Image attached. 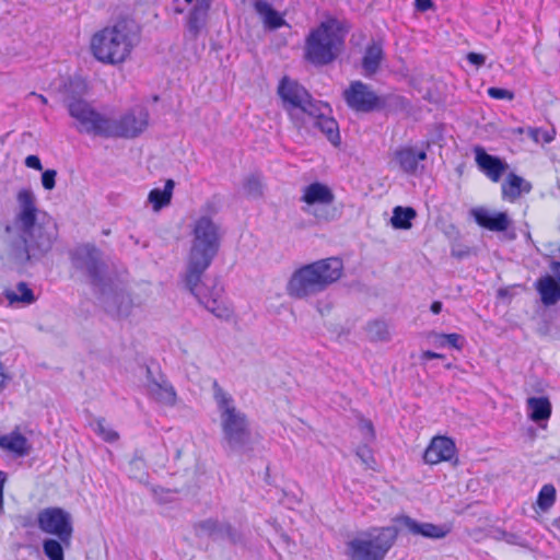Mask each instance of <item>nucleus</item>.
<instances>
[{"label": "nucleus", "mask_w": 560, "mask_h": 560, "mask_svg": "<svg viewBox=\"0 0 560 560\" xmlns=\"http://www.w3.org/2000/svg\"><path fill=\"white\" fill-rule=\"evenodd\" d=\"M0 447L14 453L18 456H24L30 453L31 445L26 438L21 433L11 432L0 438Z\"/></svg>", "instance_id": "obj_26"}, {"label": "nucleus", "mask_w": 560, "mask_h": 560, "mask_svg": "<svg viewBox=\"0 0 560 560\" xmlns=\"http://www.w3.org/2000/svg\"><path fill=\"white\" fill-rule=\"evenodd\" d=\"M527 133L536 143L541 141L549 143L555 139L556 136V131L553 129L542 130L538 128H528Z\"/></svg>", "instance_id": "obj_38"}, {"label": "nucleus", "mask_w": 560, "mask_h": 560, "mask_svg": "<svg viewBox=\"0 0 560 560\" xmlns=\"http://www.w3.org/2000/svg\"><path fill=\"white\" fill-rule=\"evenodd\" d=\"M423 150L406 147L397 149L393 153L392 163L406 173L413 174L418 171L419 162L425 160Z\"/></svg>", "instance_id": "obj_17"}, {"label": "nucleus", "mask_w": 560, "mask_h": 560, "mask_svg": "<svg viewBox=\"0 0 560 560\" xmlns=\"http://www.w3.org/2000/svg\"><path fill=\"white\" fill-rule=\"evenodd\" d=\"M278 93L283 101L284 108L299 128L318 129L328 141L338 145L340 133L337 121L330 116L327 104L314 102L308 92L296 81L283 78Z\"/></svg>", "instance_id": "obj_2"}, {"label": "nucleus", "mask_w": 560, "mask_h": 560, "mask_svg": "<svg viewBox=\"0 0 560 560\" xmlns=\"http://www.w3.org/2000/svg\"><path fill=\"white\" fill-rule=\"evenodd\" d=\"M220 245L218 224L208 215L201 214L191 224L190 248L186 258L183 281L188 290L209 312L222 319H229L233 312L225 302L222 289L201 290L199 283L203 272L211 265Z\"/></svg>", "instance_id": "obj_1"}, {"label": "nucleus", "mask_w": 560, "mask_h": 560, "mask_svg": "<svg viewBox=\"0 0 560 560\" xmlns=\"http://www.w3.org/2000/svg\"><path fill=\"white\" fill-rule=\"evenodd\" d=\"M93 431L104 441L113 443L118 440V433L113 430L103 419H97L91 423Z\"/></svg>", "instance_id": "obj_35"}, {"label": "nucleus", "mask_w": 560, "mask_h": 560, "mask_svg": "<svg viewBox=\"0 0 560 560\" xmlns=\"http://www.w3.org/2000/svg\"><path fill=\"white\" fill-rule=\"evenodd\" d=\"M8 247L3 259L14 268H23L30 260L38 259L47 254L55 240V231L51 225L35 224L15 232V228L5 230Z\"/></svg>", "instance_id": "obj_4"}, {"label": "nucleus", "mask_w": 560, "mask_h": 560, "mask_svg": "<svg viewBox=\"0 0 560 560\" xmlns=\"http://www.w3.org/2000/svg\"><path fill=\"white\" fill-rule=\"evenodd\" d=\"M4 296L9 301L10 304L22 303V304H32L35 302V296L33 291L27 288L24 282H20L15 288L8 289L4 291Z\"/></svg>", "instance_id": "obj_31"}, {"label": "nucleus", "mask_w": 560, "mask_h": 560, "mask_svg": "<svg viewBox=\"0 0 560 560\" xmlns=\"http://www.w3.org/2000/svg\"><path fill=\"white\" fill-rule=\"evenodd\" d=\"M30 95L36 96L43 104H47V98L42 94H36L35 92H32Z\"/></svg>", "instance_id": "obj_54"}, {"label": "nucleus", "mask_w": 560, "mask_h": 560, "mask_svg": "<svg viewBox=\"0 0 560 560\" xmlns=\"http://www.w3.org/2000/svg\"><path fill=\"white\" fill-rule=\"evenodd\" d=\"M421 358H422V359H424V360H430V359H442V358H443V354H440V353H436V352H433V351L427 350V351H423V352H422Z\"/></svg>", "instance_id": "obj_48"}, {"label": "nucleus", "mask_w": 560, "mask_h": 560, "mask_svg": "<svg viewBox=\"0 0 560 560\" xmlns=\"http://www.w3.org/2000/svg\"><path fill=\"white\" fill-rule=\"evenodd\" d=\"M526 408L528 418L535 423L548 421L552 410L549 398L545 396L528 397L526 399Z\"/></svg>", "instance_id": "obj_22"}, {"label": "nucleus", "mask_w": 560, "mask_h": 560, "mask_svg": "<svg viewBox=\"0 0 560 560\" xmlns=\"http://www.w3.org/2000/svg\"><path fill=\"white\" fill-rule=\"evenodd\" d=\"M345 23L327 18L312 30L305 40V58L314 65H327L340 54L347 34Z\"/></svg>", "instance_id": "obj_6"}, {"label": "nucleus", "mask_w": 560, "mask_h": 560, "mask_svg": "<svg viewBox=\"0 0 560 560\" xmlns=\"http://www.w3.org/2000/svg\"><path fill=\"white\" fill-rule=\"evenodd\" d=\"M357 455L360 457L362 463L368 468H372V469L375 468L376 462H375V459L371 453V450L369 447H366V446L359 447L357 451Z\"/></svg>", "instance_id": "obj_39"}, {"label": "nucleus", "mask_w": 560, "mask_h": 560, "mask_svg": "<svg viewBox=\"0 0 560 560\" xmlns=\"http://www.w3.org/2000/svg\"><path fill=\"white\" fill-rule=\"evenodd\" d=\"M455 453V445L448 438L436 436L432 439L427 447L423 458L427 464L436 465L441 462L448 460Z\"/></svg>", "instance_id": "obj_16"}, {"label": "nucleus", "mask_w": 560, "mask_h": 560, "mask_svg": "<svg viewBox=\"0 0 560 560\" xmlns=\"http://www.w3.org/2000/svg\"><path fill=\"white\" fill-rule=\"evenodd\" d=\"M470 214L480 226L492 232H504L512 224L506 212L493 211L485 207L472 208Z\"/></svg>", "instance_id": "obj_15"}, {"label": "nucleus", "mask_w": 560, "mask_h": 560, "mask_svg": "<svg viewBox=\"0 0 560 560\" xmlns=\"http://www.w3.org/2000/svg\"><path fill=\"white\" fill-rule=\"evenodd\" d=\"M245 194L250 198H259L264 192L261 178L257 175H249L243 183Z\"/></svg>", "instance_id": "obj_37"}, {"label": "nucleus", "mask_w": 560, "mask_h": 560, "mask_svg": "<svg viewBox=\"0 0 560 560\" xmlns=\"http://www.w3.org/2000/svg\"><path fill=\"white\" fill-rule=\"evenodd\" d=\"M57 172L55 170H46L42 174V185L46 190H52L56 186Z\"/></svg>", "instance_id": "obj_40"}, {"label": "nucleus", "mask_w": 560, "mask_h": 560, "mask_svg": "<svg viewBox=\"0 0 560 560\" xmlns=\"http://www.w3.org/2000/svg\"><path fill=\"white\" fill-rule=\"evenodd\" d=\"M417 10L424 12L433 7L432 0H415Z\"/></svg>", "instance_id": "obj_45"}, {"label": "nucleus", "mask_w": 560, "mask_h": 560, "mask_svg": "<svg viewBox=\"0 0 560 560\" xmlns=\"http://www.w3.org/2000/svg\"><path fill=\"white\" fill-rule=\"evenodd\" d=\"M79 93H84L86 91V84L84 81L77 80L73 82Z\"/></svg>", "instance_id": "obj_52"}, {"label": "nucleus", "mask_w": 560, "mask_h": 560, "mask_svg": "<svg viewBox=\"0 0 560 560\" xmlns=\"http://www.w3.org/2000/svg\"><path fill=\"white\" fill-rule=\"evenodd\" d=\"M139 43V32L128 20H119L96 31L90 38V52L101 63L126 62Z\"/></svg>", "instance_id": "obj_3"}, {"label": "nucleus", "mask_w": 560, "mask_h": 560, "mask_svg": "<svg viewBox=\"0 0 560 560\" xmlns=\"http://www.w3.org/2000/svg\"><path fill=\"white\" fill-rule=\"evenodd\" d=\"M148 397L163 407H174L177 404V394L171 382L160 373H152L147 369V381L144 384Z\"/></svg>", "instance_id": "obj_12"}, {"label": "nucleus", "mask_w": 560, "mask_h": 560, "mask_svg": "<svg viewBox=\"0 0 560 560\" xmlns=\"http://www.w3.org/2000/svg\"><path fill=\"white\" fill-rule=\"evenodd\" d=\"M5 482V474L0 470V512L3 509V486Z\"/></svg>", "instance_id": "obj_47"}, {"label": "nucleus", "mask_w": 560, "mask_h": 560, "mask_svg": "<svg viewBox=\"0 0 560 560\" xmlns=\"http://www.w3.org/2000/svg\"><path fill=\"white\" fill-rule=\"evenodd\" d=\"M467 59L470 63H472L477 67H480V66L485 65V62H486V56H483L481 54H477V52H469L467 55Z\"/></svg>", "instance_id": "obj_44"}, {"label": "nucleus", "mask_w": 560, "mask_h": 560, "mask_svg": "<svg viewBox=\"0 0 560 560\" xmlns=\"http://www.w3.org/2000/svg\"><path fill=\"white\" fill-rule=\"evenodd\" d=\"M476 162L493 182H499L500 177L508 168V165L501 160L486 153L482 149H476Z\"/></svg>", "instance_id": "obj_20"}, {"label": "nucleus", "mask_w": 560, "mask_h": 560, "mask_svg": "<svg viewBox=\"0 0 560 560\" xmlns=\"http://www.w3.org/2000/svg\"><path fill=\"white\" fill-rule=\"evenodd\" d=\"M63 547L66 542L60 539L47 538L43 542V549L49 560H65Z\"/></svg>", "instance_id": "obj_33"}, {"label": "nucleus", "mask_w": 560, "mask_h": 560, "mask_svg": "<svg viewBox=\"0 0 560 560\" xmlns=\"http://www.w3.org/2000/svg\"><path fill=\"white\" fill-rule=\"evenodd\" d=\"M185 1L188 2V3H191L194 0H185Z\"/></svg>", "instance_id": "obj_55"}, {"label": "nucleus", "mask_w": 560, "mask_h": 560, "mask_svg": "<svg viewBox=\"0 0 560 560\" xmlns=\"http://www.w3.org/2000/svg\"><path fill=\"white\" fill-rule=\"evenodd\" d=\"M129 466H130L129 472H130L131 477H138L137 474H133V468H142L143 463L140 459H135V460L130 462Z\"/></svg>", "instance_id": "obj_49"}, {"label": "nucleus", "mask_w": 560, "mask_h": 560, "mask_svg": "<svg viewBox=\"0 0 560 560\" xmlns=\"http://www.w3.org/2000/svg\"><path fill=\"white\" fill-rule=\"evenodd\" d=\"M400 524L415 535H421L428 538H444L451 528L447 525H434L431 523H418L415 520L404 516L399 520Z\"/></svg>", "instance_id": "obj_19"}, {"label": "nucleus", "mask_w": 560, "mask_h": 560, "mask_svg": "<svg viewBox=\"0 0 560 560\" xmlns=\"http://www.w3.org/2000/svg\"><path fill=\"white\" fill-rule=\"evenodd\" d=\"M101 254L93 247H84L77 254L75 266L86 271L91 277H96L100 267Z\"/></svg>", "instance_id": "obj_24"}, {"label": "nucleus", "mask_w": 560, "mask_h": 560, "mask_svg": "<svg viewBox=\"0 0 560 560\" xmlns=\"http://www.w3.org/2000/svg\"><path fill=\"white\" fill-rule=\"evenodd\" d=\"M347 104L357 112H371L382 105V100L361 81H354L343 93Z\"/></svg>", "instance_id": "obj_13"}, {"label": "nucleus", "mask_w": 560, "mask_h": 560, "mask_svg": "<svg viewBox=\"0 0 560 560\" xmlns=\"http://www.w3.org/2000/svg\"><path fill=\"white\" fill-rule=\"evenodd\" d=\"M214 398L220 412L224 446L232 452L245 450L250 440L245 415L236 409L232 397L221 388L215 390Z\"/></svg>", "instance_id": "obj_7"}, {"label": "nucleus", "mask_w": 560, "mask_h": 560, "mask_svg": "<svg viewBox=\"0 0 560 560\" xmlns=\"http://www.w3.org/2000/svg\"><path fill=\"white\" fill-rule=\"evenodd\" d=\"M255 9L259 14L264 24L270 28H278L283 25L284 20L282 16L275 11L267 2L257 1L255 3Z\"/></svg>", "instance_id": "obj_29"}, {"label": "nucleus", "mask_w": 560, "mask_h": 560, "mask_svg": "<svg viewBox=\"0 0 560 560\" xmlns=\"http://www.w3.org/2000/svg\"><path fill=\"white\" fill-rule=\"evenodd\" d=\"M488 94L491 97L497 98V100H503V98L512 100L514 96L511 91L504 90V89H499V88H490L488 90Z\"/></svg>", "instance_id": "obj_41"}, {"label": "nucleus", "mask_w": 560, "mask_h": 560, "mask_svg": "<svg viewBox=\"0 0 560 560\" xmlns=\"http://www.w3.org/2000/svg\"><path fill=\"white\" fill-rule=\"evenodd\" d=\"M417 213L413 208L397 206L393 210L390 223L394 229L409 230L411 228V220L416 218Z\"/></svg>", "instance_id": "obj_30"}, {"label": "nucleus", "mask_w": 560, "mask_h": 560, "mask_svg": "<svg viewBox=\"0 0 560 560\" xmlns=\"http://www.w3.org/2000/svg\"><path fill=\"white\" fill-rule=\"evenodd\" d=\"M552 275L560 281V262L553 261L550 265Z\"/></svg>", "instance_id": "obj_50"}, {"label": "nucleus", "mask_w": 560, "mask_h": 560, "mask_svg": "<svg viewBox=\"0 0 560 560\" xmlns=\"http://www.w3.org/2000/svg\"><path fill=\"white\" fill-rule=\"evenodd\" d=\"M397 536L395 527L358 533L346 542L348 560H383Z\"/></svg>", "instance_id": "obj_8"}, {"label": "nucleus", "mask_w": 560, "mask_h": 560, "mask_svg": "<svg viewBox=\"0 0 560 560\" xmlns=\"http://www.w3.org/2000/svg\"><path fill=\"white\" fill-rule=\"evenodd\" d=\"M532 186L524 178L510 174L502 185V195L510 201L516 200L522 194L528 192Z\"/></svg>", "instance_id": "obj_25"}, {"label": "nucleus", "mask_w": 560, "mask_h": 560, "mask_svg": "<svg viewBox=\"0 0 560 560\" xmlns=\"http://www.w3.org/2000/svg\"><path fill=\"white\" fill-rule=\"evenodd\" d=\"M35 196L30 189H23L18 194L20 213L15 232L35 225L36 206Z\"/></svg>", "instance_id": "obj_18"}, {"label": "nucleus", "mask_w": 560, "mask_h": 560, "mask_svg": "<svg viewBox=\"0 0 560 560\" xmlns=\"http://www.w3.org/2000/svg\"><path fill=\"white\" fill-rule=\"evenodd\" d=\"M25 165L30 168H34V170H37V171H42L43 170V165H42V162L39 160V158L37 155H28L26 159H25Z\"/></svg>", "instance_id": "obj_42"}, {"label": "nucleus", "mask_w": 560, "mask_h": 560, "mask_svg": "<svg viewBox=\"0 0 560 560\" xmlns=\"http://www.w3.org/2000/svg\"><path fill=\"white\" fill-rule=\"evenodd\" d=\"M343 265L338 258L322 259L305 265L292 272L287 284V294L295 300H307L340 279Z\"/></svg>", "instance_id": "obj_5"}, {"label": "nucleus", "mask_w": 560, "mask_h": 560, "mask_svg": "<svg viewBox=\"0 0 560 560\" xmlns=\"http://www.w3.org/2000/svg\"><path fill=\"white\" fill-rule=\"evenodd\" d=\"M431 311L434 314H439L442 311V303L439 301L433 302L431 305Z\"/></svg>", "instance_id": "obj_53"}, {"label": "nucleus", "mask_w": 560, "mask_h": 560, "mask_svg": "<svg viewBox=\"0 0 560 560\" xmlns=\"http://www.w3.org/2000/svg\"><path fill=\"white\" fill-rule=\"evenodd\" d=\"M7 375L4 373V369L2 363L0 362V392L4 388L7 382Z\"/></svg>", "instance_id": "obj_51"}, {"label": "nucleus", "mask_w": 560, "mask_h": 560, "mask_svg": "<svg viewBox=\"0 0 560 560\" xmlns=\"http://www.w3.org/2000/svg\"><path fill=\"white\" fill-rule=\"evenodd\" d=\"M429 339L432 342V345L438 348L450 346L454 349L460 350L465 343L464 337L458 334L431 332L429 335Z\"/></svg>", "instance_id": "obj_32"}, {"label": "nucleus", "mask_w": 560, "mask_h": 560, "mask_svg": "<svg viewBox=\"0 0 560 560\" xmlns=\"http://www.w3.org/2000/svg\"><path fill=\"white\" fill-rule=\"evenodd\" d=\"M301 200L306 205L303 210L314 214L318 219L329 220L328 215L316 213V207L327 206L334 201V194L330 188L320 183H313L303 189Z\"/></svg>", "instance_id": "obj_14"}, {"label": "nucleus", "mask_w": 560, "mask_h": 560, "mask_svg": "<svg viewBox=\"0 0 560 560\" xmlns=\"http://www.w3.org/2000/svg\"><path fill=\"white\" fill-rule=\"evenodd\" d=\"M361 430L368 441H372L374 439V430H373V425L370 421H366V420L362 421Z\"/></svg>", "instance_id": "obj_43"}, {"label": "nucleus", "mask_w": 560, "mask_h": 560, "mask_svg": "<svg viewBox=\"0 0 560 560\" xmlns=\"http://www.w3.org/2000/svg\"><path fill=\"white\" fill-rule=\"evenodd\" d=\"M225 533L232 542H237L241 538L240 534L231 526H226Z\"/></svg>", "instance_id": "obj_46"}, {"label": "nucleus", "mask_w": 560, "mask_h": 560, "mask_svg": "<svg viewBox=\"0 0 560 560\" xmlns=\"http://www.w3.org/2000/svg\"><path fill=\"white\" fill-rule=\"evenodd\" d=\"M556 501V489L552 485H545L537 498V506L542 512L548 511Z\"/></svg>", "instance_id": "obj_36"}, {"label": "nucleus", "mask_w": 560, "mask_h": 560, "mask_svg": "<svg viewBox=\"0 0 560 560\" xmlns=\"http://www.w3.org/2000/svg\"><path fill=\"white\" fill-rule=\"evenodd\" d=\"M37 525L43 533L57 537L66 542V547L70 546L73 520L68 511L57 506L45 508L37 514Z\"/></svg>", "instance_id": "obj_11"}, {"label": "nucleus", "mask_w": 560, "mask_h": 560, "mask_svg": "<svg viewBox=\"0 0 560 560\" xmlns=\"http://www.w3.org/2000/svg\"><path fill=\"white\" fill-rule=\"evenodd\" d=\"M210 4L211 0H196L187 21V31L192 38H196L205 26Z\"/></svg>", "instance_id": "obj_23"}, {"label": "nucleus", "mask_w": 560, "mask_h": 560, "mask_svg": "<svg viewBox=\"0 0 560 560\" xmlns=\"http://www.w3.org/2000/svg\"><path fill=\"white\" fill-rule=\"evenodd\" d=\"M66 106L78 131L104 137L107 115L96 112L90 103L74 95L67 97Z\"/></svg>", "instance_id": "obj_10"}, {"label": "nucleus", "mask_w": 560, "mask_h": 560, "mask_svg": "<svg viewBox=\"0 0 560 560\" xmlns=\"http://www.w3.org/2000/svg\"><path fill=\"white\" fill-rule=\"evenodd\" d=\"M383 49L378 44H372L365 49L362 58V70L365 75H373L377 72L383 61Z\"/></svg>", "instance_id": "obj_27"}, {"label": "nucleus", "mask_w": 560, "mask_h": 560, "mask_svg": "<svg viewBox=\"0 0 560 560\" xmlns=\"http://www.w3.org/2000/svg\"><path fill=\"white\" fill-rule=\"evenodd\" d=\"M368 335L375 341H387L390 338L388 325L384 322H372L368 325Z\"/></svg>", "instance_id": "obj_34"}, {"label": "nucleus", "mask_w": 560, "mask_h": 560, "mask_svg": "<svg viewBox=\"0 0 560 560\" xmlns=\"http://www.w3.org/2000/svg\"><path fill=\"white\" fill-rule=\"evenodd\" d=\"M148 125V110L142 106H136L118 115H107L104 137L136 138Z\"/></svg>", "instance_id": "obj_9"}, {"label": "nucleus", "mask_w": 560, "mask_h": 560, "mask_svg": "<svg viewBox=\"0 0 560 560\" xmlns=\"http://www.w3.org/2000/svg\"><path fill=\"white\" fill-rule=\"evenodd\" d=\"M173 188L174 182L168 179L165 183L164 189L154 188L149 192L148 200L152 205L154 211H160L171 202Z\"/></svg>", "instance_id": "obj_28"}, {"label": "nucleus", "mask_w": 560, "mask_h": 560, "mask_svg": "<svg viewBox=\"0 0 560 560\" xmlns=\"http://www.w3.org/2000/svg\"><path fill=\"white\" fill-rule=\"evenodd\" d=\"M535 288L544 305H555L560 301V284L552 276L546 275L540 277L536 281Z\"/></svg>", "instance_id": "obj_21"}]
</instances>
